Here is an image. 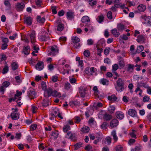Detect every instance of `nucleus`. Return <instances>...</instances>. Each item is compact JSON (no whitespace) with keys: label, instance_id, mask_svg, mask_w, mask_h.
Here are the masks:
<instances>
[{"label":"nucleus","instance_id":"f257e3e1","mask_svg":"<svg viewBox=\"0 0 151 151\" xmlns=\"http://www.w3.org/2000/svg\"><path fill=\"white\" fill-rule=\"evenodd\" d=\"M65 137L73 141H76L77 139L76 135L75 133L71 131L68 132L65 136Z\"/></svg>","mask_w":151,"mask_h":151},{"label":"nucleus","instance_id":"f03ea898","mask_svg":"<svg viewBox=\"0 0 151 151\" xmlns=\"http://www.w3.org/2000/svg\"><path fill=\"white\" fill-rule=\"evenodd\" d=\"M50 51L48 54V55L54 56L56 55L59 52L58 48L55 45L51 47Z\"/></svg>","mask_w":151,"mask_h":151},{"label":"nucleus","instance_id":"7ed1b4c3","mask_svg":"<svg viewBox=\"0 0 151 151\" xmlns=\"http://www.w3.org/2000/svg\"><path fill=\"white\" fill-rule=\"evenodd\" d=\"M27 96L30 99H33L36 97V93L32 88H29L28 90Z\"/></svg>","mask_w":151,"mask_h":151},{"label":"nucleus","instance_id":"20e7f679","mask_svg":"<svg viewBox=\"0 0 151 151\" xmlns=\"http://www.w3.org/2000/svg\"><path fill=\"white\" fill-rule=\"evenodd\" d=\"M85 72L88 75L91 76L93 75V73H95L96 71V69L93 67H91L89 69L88 67L86 68Z\"/></svg>","mask_w":151,"mask_h":151},{"label":"nucleus","instance_id":"39448f33","mask_svg":"<svg viewBox=\"0 0 151 151\" xmlns=\"http://www.w3.org/2000/svg\"><path fill=\"white\" fill-rule=\"evenodd\" d=\"M17 111L18 109H16L14 111L11 113L10 116L13 120H16L19 118V113L17 112Z\"/></svg>","mask_w":151,"mask_h":151},{"label":"nucleus","instance_id":"423d86ee","mask_svg":"<svg viewBox=\"0 0 151 151\" xmlns=\"http://www.w3.org/2000/svg\"><path fill=\"white\" fill-rule=\"evenodd\" d=\"M25 7V4L23 2L18 3L15 6L16 10L18 11L23 10Z\"/></svg>","mask_w":151,"mask_h":151},{"label":"nucleus","instance_id":"0eeeda50","mask_svg":"<svg viewBox=\"0 0 151 151\" xmlns=\"http://www.w3.org/2000/svg\"><path fill=\"white\" fill-rule=\"evenodd\" d=\"M50 39V37L48 35V34L45 32H43V35L41 36L39 39L42 41H46L49 40Z\"/></svg>","mask_w":151,"mask_h":151},{"label":"nucleus","instance_id":"6e6552de","mask_svg":"<svg viewBox=\"0 0 151 151\" xmlns=\"http://www.w3.org/2000/svg\"><path fill=\"white\" fill-rule=\"evenodd\" d=\"M53 90L50 87H49L45 91L44 96L46 97L52 96Z\"/></svg>","mask_w":151,"mask_h":151},{"label":"nucleus","instance_id":"1a4fd4ad","mask_svg":"<svg viewBox=\"0 0 151 151\" xmlns=\"http://www.w3.org/2000/svg\"><path fill=\"white\" fill-rule=\"evenodd\" d=\"M145 36L140 35L137 37L136 40L138 43H143L145 42Z\"/></svg>","mask_w":151,"mask_h":151},{"label":"nucleus","instance_id":"9d476101","mask_svg":"<svg viewBox=\"0 0 151 151\" xmlns=\"http://www.w3.org/2000/svg\"><path fill=\"white\" fill-rule=\"evenodd\" d=\"M32 18L30 17H26L24 19V22L27 26H30L32 25Z\"/></svg>","mask_w":151,"mask_h":151},{"label":"nucleus","instance_id":"9b49d317","mask_svg":"<svg viewBox=\"0 0 151 151\" xmlns=\"http://www.w3.org/2000/svg\"><path fill=\"white\" fill-rule=\"evenodd\" d=\"M29 35L30 38L31 42L32 44H33L36 41L35 32L34 31H32Z\"/></svg>","mask_w":151,"mask_h":151},{"label":"nucleus","instance_id":"f8f14e48","mask_svg":"<svg viewBox=\"0 0 151 151\" xmlns=\"http://www.w3.org/2000/svg\"><path fill=\"white\" fill-rule=\"evenodd\" d=\"M86 91V88L84 87L81 86L79 88V93L82 97H83L85 96Z\"/></svg>","mask_w":151,"mask_h":151},{"label":"nucleus","instance_id":"ddd939ff","mask_svg":"<svg viewBox=\"0 0 151 151\" xmlns=\"http://www.w3.org/2000/svg\"><path fill=\"white\" fill-rule=\"evenodd\" d=\"M36 69L38 70H41L44 68L43 63L41 61H40L36 65Z\"/></svg>","mask_w":151,"mask_h":151},{"label":"nucleus","instance_id":"4468645a","mask_svg":"<svg viewBox=\"0 0 151 151\" xmlns=\"http://www.w3.org/2000/svg\"><path fill=\"white\" fill-rule=\"evenodd\" d=\"M118 123V120L116 119H114L110 122V126L111 128L115 127L117 126Z\"/></svg>","mask_w":151,"mask_h":151},{"label":"nucleus","instance_id":"2eb2a0df","mask_svg":"<svg viewBox=\"0 0 151 151\" xmlns=\"http://www.w3.org/2000/svg\"><path fill=\"white\" fill-rule=\"evenodd\" d=\"M116 116L118 119L121 120L123 119L124 116L123 113L119 111L116 112Z\"/></svg>","mask_w":151,"mask_h":151},{"label":"nucleus","instance_id":"dca6fc26","mask_svg":"<svg viewBox=\"0 0 151 151\" xmlns=\"http://www.w3.org/2000/svg\"><path fill=\"white\" fill-rule=\"evenodd\" d=\"M128 114L132 117H135L136 116L137 112L136 111L133 109H129L128 111Z\"/></svg>","mask_w":151,"mask_h":151},{"label":"nucleus","instance_id":"f3484780","mask_svg":"<svg viewBox=\"0 0 151 151\" xmlns=\"http://www.w3.org/2000/svg\"><path fill=\"white\" fill-rule=\"evenodd\" d=\"M30 47L29 46H24L23 48L22 52L24 53L25 55H28L30 52Z\"/></svg>","mask_w":151,"mask_h":151},{"label":"nucleus","instance_id":"a211bd4d","mask_svg":"<svg viewBox=\"0 0 151 151\" xmlns=\"http://www.w3.org/2000/svg\"><path fill=\"white\" fill-rule=\"evenodd\" d=\"M127 71L129 73H132L133 70L134 65L129 64L127 65Z\"/></svg>","mask_w":151,"mask_h":151},{"label":"nucleus","instance_id":"6ab92c4d","mask_svg":"<svg viewBox=\"0 0 151 151\" xmlns=\"http://www.w3.org/2000/svg\"><path fill=\"white\" fill-rule=\"evenodd\" d=\"M67 16L69 19L71 20L74 18V13L71 11H69L67 12Z\"/></svg>","mask_w":151,"mask_h":151},{"label":"nucleus","instance_id":"aec40b11","mask_svg":"<svg viewBox=\"0 0 151 151\" xmlns=\"http://www.w3.org/2000/svg\"><path fill=\"white\" fill-rule=\"evenodd\" d=\"M117 85L119 86H124V81L122 80L121 78H119L116 81Z\"/></svg>","mask_w":151,"mask_h":151},{"label":"nucleus","instance_id":"412c9836","mask_svg":"<svg viewBox=\"0 0 151 151\" xmlns=\"http://www.w3.org/2000/svg\"><path fill=\"white\" fill-rule=\"evenodd\" d=\"M49 105V100L47 99H44L43 100V101L42 102V106L43 107V108H44L45 107H46V106H48Z\"/></svg>","mask_w":151,"mask_h":151},{"label":"nucleus","instance_id":"4be33fe9","mask_svg":"<svg viewBox=\"0 0 151 151\" xmlns=\"http://www.w3.org/2000/svg\"><path fill=\"white\" fill-rule=\"evenodd\" d=\"M112 118L111 115L107 114H104V120L109 121Z\"/></svg>","mask_w":151,"mask_h":151},{"label":"nucleus","instance_id":"5701e85b","mask_svg":"<svg viewBox=\"0 0 151 151\" xmlns=\"http://www.w3.org/2000/svg\"><path fill=\"white\" fill-rule=\"evenodd\" d=\"M111 135L115 142H116L118 139V137L116 135V131H113L111 133Z\"/></svg>","mask_w":151,"mask_h":151},{"label":"nucleus","instance_id":"b1692460","mask_svg":"<svg viewBox=\"0 0 151 151\" xmlns=\"http://www.w3.org/2000/svg\"><path fill=\"white\" fill-rule=\"evenodd\" d=\"M109 82V81L108 80L104 78L101 79L100 81V83L104 85H108Z\"/></svg>","mask_w":151,"mask_h":151},{"label":"nucleus","instance_id":"393cba45","mask_svg":"<svg viewBox=\"0 0 151 151\" xmlns=\"http://www.w3.org/2000/svg\"><path fill=\"white\" fill-rule=\"evenodd\" d=\"M52 96L54 97H60L61 96V94L56 90L53 91Z\"/></svg>","mask_w":151,"mask_h":151},{"label":"nucleus","instance_id":"a878e982","mask_svg":"<svg viewBox=\"0 0 151 151\" xmlns=\"http://www.w3.org/2000/svg\"><path fill=\"white\" fill-rule=\"evenodd\" d=\"M108 99L111 101H114L116 100L117 97L115 95H112L111 96H109L108 97Z\"/></svg>","mask_w":151,"mask_h":151},{"label":"nucleus","instance_id":"bb28decb","mask_svg":"<svg viewBox=\"0 0 151 151\" xmlns=\"http://www.w3.org/2000/svg\"><path fill=\"white\" fill-rule=\"evenodd\" d=\"M146 6L142 4L139 5L137 7L138 10L140 12H144L146 9Z\"/></svg>","mask_w":151,"mask_h":151},{"label":"nucleus","instance_id":"cd10ccee","mask_svg":"<svg viewBox=\"0 0 151 151\" xmlns=\"http://www.w3.org/2000/svg\"><path fill=\"white\" fill-rule=\"evenodd\" d=\"M82 22L83 23H86L90 21V19L89 17L87 16H83L81 19Z\"/></svg>","mask_w":151,"mask_h":151},{"label":"nucleus","instance_id":"c85d7f7f","mask_svg":"<svg viewBox=\"0 0 151 151\" xmlns=\"http://www.w3.org/2000/svg\"><path fill=\"white\" fill-rule=\"evenodd\" d=\"M59 110L57 108H55L53 109L52 114V115L54 116H58V115L59 114Z\"/></svg>","mask_w":151,"mask_h":151},{"label":"nucleus","instance_id":"c756f323","mask_svg":"<svg viewBox=\"0 0 151 151\" xmlns=\"http://www.w3.org/2000/svg\"><path fill=\"white\" fill-rule=\"evenodd\" d=\"M112 34L115 37H117L119 36L120 33L117 31L116 29H114L111 30Z\"/></svg>","mask_w":151,"mask_h":151},{"label":"nucleus","instance_id":"7c9ffc66","mask_svg":"<svg viewBox=\"0 0 151 151\" xmlns=\"http://www.w3.org/2000/svg\"><path fill=\"white\" fill-rule=\"evenodd\" d=\"M37 21L39 23H44L45 21V18L44 17H41L40 16H38L37 18Z\"/></svg>","mask_w":151,"mask_h":151},{"label":"nucleus","instance_id":"2f4dec72","mask_svg":"<svg viewBox=\"0 0 151 151\" xmlns=\"http://www.w3.org/2000/svg\"><path fill=\"white\" fill-rule=\"evenodd\" d=\"M104 18V16L101 14L98 16V17L96 18V20L99 23H101L103 21Z\"/></svg>","mask_w":151,"mask_h":151},{"label":"nucleus","instance_id":"473e14b6","mask_svg":"<svg viewBox=\"0 0 151 151\" xmlns=\"http://www.w3.org/2000/svg\"><path fill=\"white\" fill-rule=\"evenodd\" d=\"M73 42L74 43H78L80 41V39L77 37H73L72 38Z\"/></svg>","mask_w":151,"mask_h":151},{"label":"nucleus","instance_id":"72a5a7b5","mask_svg":"<svg viewBox=\"0 0 151 151\" xmlns=\"http://www.w3.org/2000/svg\"><path fill=\"white\" fill-rule=\"evenodd\" d=\"M115 109V108L114 106H111L108 108V110L110 113H114Z\"/></svg>","mask_w":151,"mask_h":151},{"label":"nucleus","instance_id":"f704fd0d","mask_svg":"<svg viewBox=\"0 0 151 151\" xmlns=\"http://www.w3.org/2000/svg\"><path fill=\"white\" fill-rule=\"evenodd\" d=\"M116 90L118 91L121 92L123 91L124 89V86H117L115 87Z\"/></svg>","mask_w":151,"mask_h":151},{"label":"nucleus","instance_id":"c9c22d12","mask_svg":"<svg viewBox=\"0 0 151 151\" xmlns=\"http://www.w3.org/2000/svg\"><path fill=\"white\" fill-rule=\"evenodd\" d=\"M12 69L13 70H16L18 68V65L16 62L12 63L11 64Z\"/></svg>","mask_w":151,"mask_h":151},{"label":"nucleus","instance_id":"e433bc0d","mask_svg":"<svg viewBox=\"0 0 151 151\" xmlns=\"http://www.w3.org/2000/svg\"><path fill=\"white\" fill-rule=\"evenodd\" d=\"M59 133L58 131L53 132L52 133L51 135L54 137L55 139H57Z\"/></svg>","mask_w":151,"mask_h":151},{"label":"nucleus","instance_id":"4c0bfd02","mask_svg":"<svg viewBox=\"0 0 151 151\" xmlns=\"http://www.w3.org/2000/svg\"><path fill=\"white\" fill-rule=\"evenodd\" d=\"M64 28L63 24H59L58 26L57 30L61 31Z\"/></svg>","mask_w":151,"mask_h":151},{"label":"nucleus","instance_id":"58836bf2","mask_svg":"<svg viewBox=\"0 0 151 151\" xmlns=\"http://www.w3.org/2000/svg\"><path fill=\"white\" fill-rule=\"evenodd\" d=\"M64 86V88L65 90H68L70 88L71 86L70 83L67 82L65 84Z\"/></svg>","mask_w":151,"mask_h":151},{"label":"nucleus","instance_id":"ea45409f","mask_svg":"<svg viewBox=\"0 0 151 151\" xmlns=\"http://www.w3.org/2000/svg\"><path fill=\"white\" fill-rule=\"evenodd\" d=\"M41 85L42 86V88L43 90L45 91L47 87L45 82L44 81L42 82L41 83Z\"/></svg>","mask_w":151,"mask_h":151},{"label":"nucleus","instance_id":"a19ab883","mask_svg":"<svg viewBox=\"0 0 151 151\" xmlns=\"http://www.w3.org/2000/svg\"><path fill=\"white\" fill-rule=\"evenodd\" d=\"M89 131V128L87 126H86L84 128L82 129L81 131L84 133H86L88 132Z\"/></svg>","mask_w":151,"mask_h":151},{"label":"nucleus","instance_id":"79ce46f5","mask_svg":"<svg viewBox=\"0 0 151 151\" xmlns=\"http://www.w3.org/2000/svg\"><path fill=\"white\" fill-rule=\"evenodd\" d=\"M144 49V47L142 45L139 46L138 47L136 50V52L138 53H140Z\"/></svg>","mask_w":151,"mask_h":151},{"label":"nucleus","instance_id":"37998d69","mask_svg":"<svg viewBox=\"0 0 151 151\" xmlns=\"http://www.w3.org/2000/svg\"><path fill=\"white\" fill-rule=\"evenodd\" d=\"M117 28L119 30H122L124 29V27L122 24H119L117 25Z\"/></svg>","mask_w":151,"mask_h":151},{"label":"nucleus","instance_id":"c03bdc74","mask_svg":"<svg viewBox=\"0 0 151 151\" xmlns=\"http://www.w3.org/2000/svg\"><path fill=\"white\" fill-rule=\"evenodd\" d=\"M70 129V127L69 126L66 125L64 126L63 128V130L64 132H66L68 130Z\"/></svg>","mask_w":151,"mask_h":151},{"label":"nucleus","instance_id":"a18cd8bd","mask_svg":"<svg viewBox=\"0 0 151 151\" xmlns=\"http://www.w3.org/2000/svg\"><path fill=\"white\" fill-rule=\"evenodd\" d=\"M82 143L81 142H79L76 143L74 145L75 147V150H77L78 148H80L81 147Z\"/></svg>","mask_w":151,"mask_h":151},{"label":"nucleus","instance_id":"49530a36","mask_svg":"<svg viewBox=\"0 0 151 151\" xmlns=\"http://www.w3.org/2000/svg\"><path fill=\"white\" fill-rule=\"evenodd\" d=\"M111 139L109 137H107L105 139V141L107 143V145H109L111 143Z\"/></svg>","mask_w":151,"mask_h":151},{"label":"nucleus","instance_id":"de8ad7c7","mask_svg":"<svg viewBox=\"0 0 151 151\" xmlns=\"http://www.w3.org/2000/svg\"><path fill=\"white\" fill-rule=\"evenodd\" d=\"M9 70V67L6 65L4 66L3 69L2 73L4 74L6 73Z\"/></svg>","mask_w":151,"mask_h":151},{"label":"nucleus","instance_id":"09e8293b","mask_svg":"<svg viewBox=\"0 0 151 151\" xmlns=\"http://www.w3.org/2000/svg\"><path fill=\"white\" fill-rule=\"evenodd\" d=\"M5 5L9 9L11 8V5L9 2L8 1H5L4 2Z\"/></svg>","mask_w":151,"mask_h":151},{"label":"nucleus","instance_id":"8fccbe9b","mask_svg":"<svg viewBox=\"0 0 151 151\" xmlns=\"http://www.w3.org/2000/svg\"><path fill=\"white\" fill-rule=\"evenodd\" d=\"M83 54L86 57H88L90 56V53L89 50H85L83 52Z\"/></svg>","mask_w":151,"mask_h":151},{"label":"nucleus","instance_id":"3c124183","mask_svg":"<svg viewBox=\"0 0 151 151\" xmlns=\"http://www.w3.org/2000/svg\"><path fill=\"white\" fill-rule=\"evenodd\" d=\"M107 127V124L106 122H104L101 125V128L104 129H106Z\"/></svg>","mask_w":151,"mask_h":151},{"label":"nucleus","instance_id":"603ef678","mask_svg":"<svg viewBox=\"0 0 151 151\" xmlns=\"http://www.w3.org/2000/svg\"><path fill=\"white\" fill-rule=\"evenodd\" d=\"M10 84V83L8 81L4 82L3 83L2 86L5 88L8 87Z\"/></svg>","mask_w":151,"mask_h":151},{"label":"nucleus","instance_id":"864d4df0","mask_svg":"<svg viewBox=\"0 0 151 151\" xmlns=\"http://www.w3.org/2000/svg\"><path fill=\"white\" fill-rule=\"evenodd\" d=\"M107 16L109 19H111L112 18V13L111 11H109L107 14Z\"/></svg>","mask_w":151,"mask_h":151},{"label":"nucleus","instance_id":"5fc2aeb1","mask_svg":"<svg viewBox=\"0 0 151 151\" xmlns=\"http://www.w3.org/2000/svg\"><path fill=\"white\" fill-rule=\"evenodd\" d=\"M115 150L116 151H122L123 148L120 145H118L115 147Z\"/></svg>","mask_w":151,"mask_h":151},{"label":"nucleus","instance_id":"6e6d98bb","mask_svg":"<svg viewBox=\"0 0 151 151\" xmlns=\"http://www.w3.org/2000/svg\"><path fill=\"white\" fill-rule=\"evenodd\" d=\"M56 7L55 6H51L52 12L53 14H55L57 13V12L56 10Z\"/></svg>","mask_w":151,"mask_h":151},{"label":"nucleus","instance_id":"4d7b16f0","mask_svg":"<svg viewBox=\"0 0 151 151\" xmlns=\"http://www.w3.org/2000/svg\"><path fill=\"white\" fill-rule=\"evenodd\" d=\"M58 77L56 76H54L51 77V80L54 82H57L58 80Z\"/></svg>","mask_w":151,"mask_h":151},{"label":"nucleus","instance_id":"13d9d810","mask_svg":"<svg viewBox=\"0 0 151 151\" xmlns=\"http://www.w3.org/2000/svg\"><path fill=\"white\" fill-rule=\"evenodd\" d=\"M147 23L150 25L151 26V17L150 16H148L147 19L146 21Z\"/></svg>","mask_w":151,"mask_h":151},{"label":"nucleus","instance_id":"bf43d9fd","mask_svg":"<svg viewBox=\"0 0 151 151\" xmlns=\"http://www.w3.org/2000/svg\"><path fill=\"white\" fill-rule=\"evenodd\" d=\"M89 4L91 5H93L96 4V0H89Z\"/></svg>","mask_w":151,"mask_h":151},{"label":"nucleus","instance_id":"052dcab7","mask_svg":"<svg viewBox=\"0 0 151 151\" xmlns=\"http://www.w3.org/2000/svg\"><path fill=\"white\" fill-rule=\"evenodd\" d=\"M35 2L37 6L40 7L41 6L42 4L41 0H35Z\"/></svg>","mask_w":151,"mask_h":151},{"label":"nucleus","instance_id":"680f3d73","mask_svg":"<svg viewBox=\"0 0 151 151\" xmlns=\"http://www.w3.org/2000/svg\"><path fill=\"white\" fill-rule=\"evenodd\" d=\"M22 94L21 92H19V91L17 90L16 91V93L15 95V98L17 99V97L21 95Z\"/></svg>","mask_w":151,"mask_h":151},{"label":"nucleus","instance_id":"e2e57ef3","mask_svg":"<svg viewBox=\"0 0 151 151\" xmlns=\"http://www.w3.org/2000/svg\"><path fill=\"white\" fill-rule=\"evenodd\" d=\"M110 48L109 47H108V48H106L104 51V54L106 55H108L109 53V50H110Z\"/></svg>","mask_w":151,"mask_h":151},{"label":"nucleus","instance_id":"0e129e2a","mask_svg":"<svg viewBox=\"0 0 151 151\" xmlns=\"http://www.w3.org/2000/svg\"><path fill=\"white\" fill-rule=\"evenodd\" d=\"M1 40L2 42L4 43L7 44L9 41L8 38H7L1 37Z\"/></svg>","mask_w":151,"mask_h":151},{"label":"nucleus","instance_id":"69168bd1","mask_svg":"<svg viewBox=\"0 0 151 151\" xmlns=\"http://www.w3.org/2000/svg\"><path fill=\"white\" fill-rule=\"evenodd\" d=\"M150 99V98L147 96H145L143 98V101L144 102H147Z\"/></svg>","mask_w":151,"mask_h":151},{"label":"nucleus","instance_id":"338daca9","mask_svg":"<svg viewBox=\"0 0 151 151\" xmlns=\"http://www.w3.org/2000/svg\"><path fill=\"white\" fill-rule=\"evenodd\" d=\"M133 87V85L132 83L129 84L128 86V88L130 90V92H131V93H132L133 92V91L132 90V89Z\"/></svg>","mask_w":151,"mask_h":151},{"label":"nucleus","instance_id":"774afa93","mask_svg":"<svg viewBox=\"0 0 151 151\" xmlns=\"http://www.w3.org/2000/svg\"><path fill=\"white\" fill-rule=\"evenodd\" d=\"M118 68V66L117 64H114L112 66V70L114 71H116Z\"/></svg>","mask_w":151,"mask_h":151}]
</instances>
